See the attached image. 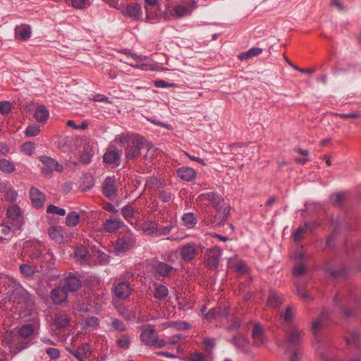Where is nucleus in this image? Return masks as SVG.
<instances>
[{
    "mask_svg": "<svg viewBox=\"0 0 361 361\" xmlns=\"http://www.w3.org/2000/svg\"><path fill=\"white\" fill-rule=\"evenodd\" d=\"M115 141L125 145L126 157L128 160L136 159L140 155V150L147 147L146 141L138 135L121 134Z\"/></svg>",
    "mask_w": 361,
    "mask_h": 361,
    "instance_id": "obj_1",
    "label": "nucleus"
},
{
    "mask_svg": "<svg viewBox=\"0 0 361 361\" xmlns=\"http://www.w3.org/2000/svg\"><path fill=\"white\" fill-rule=\"evenodd\" d=\"M198 200L216 207L217 214L213 223L216 225L224 224L229 214V209L220 195L214 192H204L198 196Z\"/></svg>",
    "mask_w": 361,
    "mask_h": 361,
    "instance_id": "obj_2",
    "label": "nucleus"
},
{
    "mask_svg": "<svg viewBox=\"0 0 361 361\" xmlns=\"http://www.w3.org/2000/svg\"><path fill=\"white\" fill-rule=\"evenodd\" d=\"M124 229L126 231L120 233L118 238L112 243L111 249L116 255L124 254L135 245V235L128 226H125Z\"/></svg>",
    "mask_w": 361,
    "mask_h": 361,
    "instance_id": "obj_3",
    "label": "nucleus"
},
{
    "mask_svg": "<svg viewBox=\"0 0 361 361\" xmlns=\"http://www.w3.org/2000/svg\"><path fill=\"white\" fill-rule=\"evenodd\" d=\"M204 247L199 243H188L178 249V252L184 262H190L195 259L200 252H202Z\"/></svg>",
    "mask_w": 361,
    "mask_h": 361,
    "instance_id": "obj_4",
    "label": "nucleus"
},
{
    "mask_svg": "<svg viewBox=\"0 0 361 361\" xmlns=\"http://www.w3.org/2000/svg\"><path fill=\"white\" fill-rule=\"evenodd\" d=\"M126 276H123L122 280H118L114 283L113 292L118 300H126L130 297L133 292V286L126 281Z\"/></svg>",
    "mask_w": 361,
    "mask_h": 361,
    "instance_id": "obj_5",
    "label": "nucleus"
},
{
    "mask_svg": "<svg viewBox=\"0 0 361 361\" xmlns=\"http://www.w3.org/2000/svg\"><path fill=\"white\" fill-rule=\"evenodd\" d=\"M39 159L44 166L42 169V173L46 177L51 178L54 171L59 172H62L63 171V166L59 164L55 159L49 157L42 156L39 157Z\"/></svg>",
    "mask_w": 361,
    "mask_h": 361,
    "instance_id": "obj_6",
    "label": "nucleus"
},
{
    "mask_svg": "<svg viewBox=\"0 0 361 361\" xmlns=\"http://www.w3.org/2000/svg\"><path fill=\"white\" fill-rule=\"evenodd\" d=\"M253 345L256 347L264 346L267 342L264 328L259 324L255 323L252 330Z\"/></svg>",
    "mask_w": 361,
    "mask_h": 361,
    "instance_id": "obj_7",
    "label": "nucleus"
},
{
    "mask_svg": "<svg viewBox=\"0 0 361 361\" xmlns=\"http://www.w3.org/2000/svg\"><path fill=\"white\" fill-rule=\"evenodd\" d=\"M295 308L293 306H287L284 311H282L279 315V322L283 326V330L287 329L293 324L295 317Z\"/></svg>",
    "mask_w": 361,
    "mask_h": 361,
    "instance_id": "obj_8",
    "label": "nucleus"
},
{
    "mask_svg": "<svg viewBox=\"0 0 361 361\" xmlns=\"http://www.w3.org/2000/svg\"><path fill=\"white\" fill-rule=\"evenodd\" d=\"M222 255V250L217 246H214L207 251V264L211 269H216L220 257Z\"/></svg>",
    "mask_w": 361,
    "mask_h": 361,
    "instance_id": "obj_9",
    "label": "nucleus"
},
{
    "mask_svg": "<svg viewBox=\"0 0 361 361\" xmlns=\"http://www.w3.org/2000/svg\"><path fill=\"white\" fill-rule=\"evenodd\" d=\"M61 283L67 292H75L81 287L82 281L78 277L71 274L63 280Z\"/></svg>",
    "mask_w": 361,
    "mask_h": 361,
    "instance_id": "obj_10",
    "label": "nucleus"
},
{
    "mask_svg": "<svg viewBox=\"0 0 361 361\" xmlns=\"http://www.w3.org/2000/svg\"><path fill=\"white\" fill-rule=\"evenodd\" d=\"M155 337H157V333L154 326L147 324L142 328L140 339L145 344L150 345Z\"/></svg>",
    "mask_w": 361,
    "mask_h": 361,
    "instance_id": "obj_11",
    "label": "nucleus"
},
{
    "mask_svg": "<svg viewBox=\"0 0 361 361\" xmlns=\"http://www.w3.org/2000/svg\"><path fill=\"white\" fill-rule=\"evenodd\" d=\"M50 298L54 304L60 305L68 298V292L62 285H60L51 290Z\"/></svg>",
    "mask_w": 361,
    "mask_h": 361,
    "instance_id": "obj_12",
    "label": "nucleus"
},
{
    "mask_svg": "<svg viewBox=\"0 0 361 361\" xmlns=\"http://www.w3.org/2000/svg\"><path fill=\"white\" fill-rule=\"evenodd\" d=\"M284 331L286 334L287 342L290 345H296L303 335L302 331L299 329L296 326H291Z\"/></svg>",
    "mask_w": 361,
    "mask_h": 361,
    "instance_id": "obj_13",
    "label": "nucleus"
},
{
    "mask_svg": "<svg viewBox=\"0 0 361 361\" xmlns=\"http://www.w3.org/2000/svg\"><path fill=\"white\" fill-rule=\"evenodd\" d=\"M104 229L106 231L109 233H114L119 228H121V231L120 233L125 232L124 227L127 226L125 225L123 221L120 219H106L104 224Z\"/></svg>",
    "mask_w": 361,
    "mask_h": 361,
    "instance_id": "obj_14",
    "label": "nucleus"
},
{
    "mask_svg": "<svg viewBox=\"0 0 361 361\" xmlns=\"http://www.w3.org/2000/svg\"><path fill=\"white\" fill-rule=\"evenodd\" d=\"M30 195L33 207L35 208H41L44 206L45 196L37 188L32 187L30 189Z\"/></svg>",
    "mask_w": 361,
    "mask_h": 361,
    "instance_id": "obj_15",
    "label": "nucleus"
},
{
    "mask_svg": "<svg viewBox=\"0 0 361 361\" xmlns=\"http://www.w3.org/2000/svg\"><path fill=\"white\" fill-rule=\"evenodd\" d=\"M48 233L49 237L59 243L67 237V233L65 231V228L61 226H53L48 229Z\"/></svg>",
    "mask_w": 361,
    "mask_h": 361,
    "instance_id": "obj_16",
    "label": "nucleus"
},
{
    "mask_svg": "<svg viewBox=\"0 0 361 361\" xmlns=\"http://www.w3.org/2000/svg\"><path fill=\"white\" fill-rule=\"evenodd\" d=\"M68 351L79 361H84V358H86L90 355V346L89 344L85 343L81 346H79L76 349H68Z\"/></svg>",
    "mask_w": 361,
    "mask_h": 361,
    "instance_id": "obj_17",
    "label": "nucleus"
},
{
    "mask_svg": "<svg viewBox=\"0 0 361 361\" xmlns=\"http://www.w3.org/2000/svg\"><path fill=\"white\" fill-rule=\"evenodd\" d=\"M31 36V27L28 25H20L15 29V37L20 41H25Z\"/></svg>",
    "mask_w": 361,
    "mask_h": 361,
    "instance_id": "obj_18",
    "label": "nucleus"
},
{
    "mask_svg": "<svg viewBox=\"0 0 361 361\" xmlns=\"http://www.w3.org/2000/svg\"><path fill=\"white\" fill-rule=\"evenodd\" d=\"M176 173L178 176L185 181H191L196 177V171L190 167L183 166L178 168Z\"/></svg>",
    "mask_w": 361,
    "mask_h": 361,
    "instance_id": "obj_19",
    "label": "nucleus"
},
{
    "mask_svg": "<svg viewBox=\"0 0 361 361\" xmlns=\"http://www.w3.org/2000/svg\"><path fill=\"white\" fill-rule=\"evenodd\" d=\"M116 178L111 177L106 178L103 183L104 195L108 197H111L116 193Z\"/></svg>",
    "mask_w": 361,
    "mask_h": 361,
    "instance_id": "obj_20",
    "label": "nucleus"
},
{
    "mask_svg": "<svg viewBox=\"0 0 361 361\" xmlns=\"http://www.w3.org/2000/svg\"><path fill=\"white\" fill-rule=\"evenodd\" d=\"M156 272L162 277H169L175 271V269L165 262H159L155 267Z\"/></svg>",
    "mask_w": 361,
    "mask_h": 361,
    "instance_id": "obj_21",
    "label": "nucleus"
},
{
    "mask_svg": "<svg viewBox=\"0 0 361 361\" xmlns=\"http://www.w3.org/2000/svg\"><path fill=\"white\" fill-rule=\"evenodd\" d=\"M140 230L146 235L155 236L157 232V223L151 220L145 221L140 226Z\"/></svg>",
    "mask_w": 361,
    "mask_h": 361,
    "instance_id": "obj_22",
    "label": "nucleus"
},
{
    "mask_svg": "<svg viewBox=\"0 0 361 361\" xmlns=\"http://www.w3.org/2000/svg\"><path fill=\"white\" fill-rule=\"evenodd\" d=\"M228 264L230 268L235 269V270L240 274H244L247 271V264L242 260L228 259Z\"/></svg>",
    "mask_w": 361,
    "mask_h": 361,
    "instance_id": "obj_23",
    "label": "nucleus"
},
{
    "mask_svg": "<svg viewBox=\"0 0 361 361\" xmlns=\"http://www.w3.org/2000/svg\"><path fill=\"white\" fill-rule=\"evenodd\" d=\"M193 9V4L187 6L177 5L173 9V16L177 18H182L190 15Z\"/></svg>",
    "mask_w": 361,
    "mask_h": 361,
    "instance_id": "obj_24",
    "label": "nucleus"
},
{
    "mask_svg": "<svg viewBox=\"0 0 361 361\" xmlns=\"http://www.w3.org/2000/svg\"><path fill=\"white\" fill-rule=\"evenodd\" d=\"M121 153L115 150H109L103 156L104 161L107 164L118 165Z\"/></svg>",
    "mask_w": 361,
    "mask_h": 361,
    "instance_id": "obj_25",
    "label": "nucleus"
},
{
    "mask_svg": "<svg viewBox=\"0 0 361 361\" xmlns=\"http://www.w3.org/2000/svg\"><path fill=\"white\" fill-rule=\"evenodd\" d=\"M283 302L282 297L278 293L271 291L269 294L267 305L271 308H277Z\"/></svg>",
    "mask_w": 361,
    "mask_h": 361,
    "instance_id": "obj_26",
    "label": "nucleus"
},
{
    "mask_svg": "<svg viewBox=\"0 0 361 361\" xmlns=\"http://www.w3.org/2000/svg\"><path fill=\"white\" fill-rule=\"evenodd\" d=\"M329 317V313L326 310H323L321 312L319 317L312 322V330L314 334H317L324 326V321Z\"/></svg>",
    "mask_w": 361,
    "mask_h": 361,
    "instance_id": "obj_27",
    "label": "nucleus"
},
{
    "mask_svg": "<svg viewBox=\"0 0 361 361\" xmlns=\"http://www.w3.org/2000/svg\"><path fill=\"white\" fill-rule=\"evenodd\" d=\"M76 261L80 264H84L88 259V250L86 247L78 246L74 252Z\"/></svg>",
    "mask_w": 361,
    "mask_h": 361,
    "instance_id": "obj_28",
    "label": "nucleus"
},
{
    "mask_svg": "<svg viewBox=\"0 0 361 361\" xmlns=\"http://www.w3.org/2000/svg\"><path fill=\"white\" fill-rule=\"evenodd\" d=\"M263 51V49L259 47H252L247 51L240 53L238 58L241 61L250 59L252 57L259 56Z\"/></svg>",
    "mask_w": 361,
    "mask_h": 361,
    "instance_id": "obj_29",
    "label": "nucleus"
},
{
    "mask_svg": "<svg viewBox=\"0 0 361 361\" xmlns=\"http://www.w3.org/2000/svg\"><path fill=\"white\" fill-rule=\"evenodd\" d=\"M49 114L47 107L44 105L39 106L34 114L35 118L40 123L45 122L49 118Z\"/></svg>",
    "mask_w": 361,
    "mask_h": 361,
    "instance_id": "obj_30",
    "label": "nucleus"
},
{
    "mask_svg": "<svg viewBox=\"0 0 361 361\" xmlns=\"http://www.w3.org/2000/svg\"><path fill=\"white\" fill-rule=\"evenodd\" d=\"M313 224H311L310 223H305L304 226H300L298 228L294 234H293V239L295 242H298L300 240H301L304 235V234L307 231H312L313 229Z\"/></svg>",
    "mask_w": 361,
    "mask_h": 361,
    "instance_id": "obj_31",
    "label": "nucleus"
},
{
    "mask_svg": "<svg viewBox=\"0 0 361 361\" xmlns=\"http://www.w3.org/2000/svg\"><path fill=\"white\" fill-rule=\"evenodd\" d=\"M20 273L27 278L32 277L37 271V267L31 264H23L19 267Z\"/></svg>",
    "mask_w": 361,
    "mask_h": 361,
    "instance_id": "obj_32",
    "label": "nucleus"
},
{
    "mask_svg": "<svg viewBox=\"0 0 361 361\" xmlns=\"http://www.w3.org/2000/svg\"><path fill=\"white\" fill-rule=\"evenodd\" d=\"M126 13L132 18L139 19L142 16V9L140 4H134L127 6Z\"/></svg>",
    "mask_w": 361,
    "mask_h": 361,
    "instance_id": "obj_33",
    "label": "nucleus"
},
{
    "mask_svg": "<svg viewBox=\"0 0 361 361\" xmlns=\"http://www.w3.org/2000/svg\"><path fill=\"white\" fill-rule=\"evenodd\" d=\"M137 213V211L133 207L132 204H127L121 209V214L123 217L129 223L135 214Z\"/></svg>",
    "mask_w": 361,
    "mask_h": 361,
    "instance_id": "obj_34",
    "label": "nucleus"
},
{
    "mask_svg": "<svg viewBox=\"0 0 361 361\" xmlns=\"http://www.w3.org/2000/svg\"><path fill=\"white\" fill-rule=\"evenodd\" d=\"M92 259L98 264L106 263L108 261V255L92 246Z\"/></svg>",
    "mask_w": 361,
    "mask_h": 361,
    "instance_id": "obj_35",
    "label": "nucleus"
},
{
    "mask_svg": "<svg viewBox=\"0 0 361 361\" xmlns=\"http://www.w3.org/2000/svg\"><path fill=\"white\" fill-rule=\"evenodd\" d=\"M18 333L21 338L28 339L34 333V327L30 324H24L18 329Z\"/></svg>",
    "mask_w": 361,
    "mask_h": 361,
    "instance_id": "obj_36",
    "label": "nucleus"
},
{
    "mask_svg": "<svg viewBox=\"0 0 361 361\" xmlns=\"http://www.w3.org/2000/svg\"><path fill=\"white\" fill-rule=\"evenodd\" d=\"M7 217L12 221H18L21 222V212L18 206H13L9 207L6 212Z\"/></svg>",
    "mask_w": 361,
    "mask_h": 361,
    "instance_id": "obj_37",
    "label": "nucleus"
},
{
    "mask_svg": "<svg viewBox=\"0 0 361 361\" xmlns=\"http://www.w3.org/2000/svg\"><path fill=\"white\" fill-rule=\"evenodd\" d=\"M183 224L184 226L188 227V228H192L195 226L197 224V219L193 213L188 212L185 214L181 218Z\"/></svg>",
    "mask_w": 361,
    "mask_h": 361,
    "instance_id": "obj_38",
    "label": "nucleus"
},
{
    "mask_svg": "<svg viewBox=\"0 0 361 361\" xmlns=\"http://www.w3.org/2000/svg\"><path fill=\"white\" fill-rule=\"evenodd\" d=\"M79 160L82 164H88L90 161V147L89 144H85L82 149L79 151Z\"/></svg>",
    "mask_w": 361,
    "mask_h": 361,
    "instance_id": "obj_39",
    "label": "nucleus"
},
{
    "mask_svg": "<svg viewBox=\"0 0 361 361\" xmlns=\"http://www.w3.org/2000/svg\"><path fill=\"white\" fill-rule=\"evenodd\" d=\"M168 288L163 285L156 286L153 292L154 297L158 300H164L168 296Z\"/></svg>",
    "mask_w": 361,
    "mask_h": 361,
    "instance_id": "obj_40",
    "label": "nucleus"
},
{
    "mask_svg": "<svg viewBox=\"0 0 361 361\" xmlns=\"http://www.w3.org/2000/svg\"><path fill=\"white\" fill-rule=\"evenodd\" d=\"M0 170L6 173H11L16 170L14 164L6 159H0Z\"/></svg>",
    "mask_w": 361,
    "mask_h": 361,
    "instance_id": "obj_41",
    "label": "nucleus"
},
{
    "mask_svg": "<svg viewBox=\"0 0 361 361\" xmlns=\"http://www.w3.org/2000/svg\"><path fill=\"white\" fill-rule=\"evenodd\" d=\"M92 295H93V296L94 298V303H95V305L94 307L92 306V313L94 312V313L98 314L101 311L102 304L103 303L104 297L105 296V295L104 294L103 292L101 293V295H100V293H92Z\"/></svg>",
    "mask_w": 361,
    "mask_h": 361,
    "instance_id": "obj_42",
    "label": "nucleus"
},
{
    "mask_svg": "<svg viewBox=\"0 0 361 361\" xmlns=\"http://www.w3.org/2000/svg\"><path fill=\"white\" fill-rule=\"evenodd\" d=\"M360 339V334L357 330H352L345 336V341L349 345H357Z\"/></svg>",
    "mask_w": 361,
    "mask_h": 361,
    "instance_id": "obj_43",
    "label": "nucleus"
},
{
    "mask_svg": "<svg viewBox=\"0 0 361 361\" xmlns=\"http://www.w3.org/2000/svg\"><path fill=\"white\" fill-rule=\"evenodd\" d=\"M296 292L298 297L305 302H310L313 297L309 293L306 288L302 286L296 285Z\"/></svg>",
    "mask_w": 361,
    "mask_h": 361,
    "instance_id": "obj_44",
    "label": "nucleus"
},
{
    "mask_svg": "<svg viewBox=\"0 0 361 361\" xmlns=\"http://www.w3.org/2000/svg\"><path fill=\"white\" fill-rule=\"evenodd\" d=\"M69 319L66 314H60L57 315L54 319V324L59 329L65 328L68 326Z\"/></svg>",
    "mask_w": 361,
    "mask_h": 361,
    "instance_id": "obj_45",
    "label": "nucleus"
},
{
    "mask_svg": "<svg viewBox=\"0 0 361 361\" xmlns=\"http://www.w3.org/2000/svg\"><path fill=\"white\" fill-rule=\"evenodd\" d=\"M233 343L238 348L245 350L247 348L248 340L243 336H234Z\"/></svg>",
    "mask_w": 361,
    "mask_h": 361,
    "instance_id": "obj_46",
    "label": "nucleus"
},
{
    "mask_svg": "<svg viewBox=\"0 0 361 361\" xmlns=\"http://www.w3.org/2000/svg\"><path fill=\"white\" fill-rule=\"evenodd\" d=\"M80 216L76 212L69 213L66 218V224L68 226H75L79 223Z\"/></svg>",
    "mask_w": 361,
    "mask_h": 361,
    "instance_id": "obj_47",
    "label": "nucleus"
},
{
    "mask_svg": "<svg viewBox=\"0 0 361 361\" xmlns=\"http://www.w3.org/2000/svg\"><path fill=\"white\" fill-rule=\"evenodd\" d=\"M173 227L174 226L172 224V222H170L169 224L166 226H159L157 224V232L156 233L155 236L159 237L161 235H166L171 233Z\"/></svg>",
    "mask_w": 361,
    "mask_h": 361,
    "instance_id": "obj_48",
    "label": "nucleus"
},
{
    "mask_svg": "<svg viewBox=\"0 0 361 361\" xmlns=\"http://www.w3.org/2000/svg\"><path fill=\"white\" fill-rule=\"evenodd\" d=\"M111 328L117 331H123L126 330V328L125 324L122 321L116 318L111 319Z\"/></svg>",
    "mask_w": 361,
    "mask_h": 361,
    "instance_id": "obj_49",
    "label": "nucleus"
},
{
    "mask_svg": "<svg viewBox=\"0 0 361 361\" xmlns=\"http://www.w3.org/2000/svg\"><path fill=\"white\" fill-rule=\"evenodd\" d=\"M345 200V194L337 192L331 196V202L334 206H340Z\"/></svg>",
    "mask_w": 361,
    "mask_h": 361,
    "instance_id": "obj_50",
    "label": "nucleus"
},
{
    "mask_svg": "<svg viewBox=\"0 0 361 361\" xmlns=\"http://www.w3.org/2000/svg\"><path fill=\"white\" fill-rule=\"evenodd\" d=\"M47 212L51 214H56L60 216H64L66 214V210L62 208H59L55 205L49 204L47 208Z\"/></svg>",
    "mask_w": 361,
    "mask_h": 361,
    "instance_id": "obj_51",
    "label": "nucleus"
},
{
    "mask_svg": "<svg viewBox=\"0 0 361 361\" xmlns=\"http://www.w3.org/2000/svg\"><path fill=\"white\" fill-rule=\"evenodd\" d=\"M22 151L27 155H32L35 151V144L32 142L24 143L22 147Z\"/></svg>",
    "mask_w": 361,
    "mask_h": 361,
    "instance_id": "obj_52",
    "label": "nucleus"
},
{
    "mask_svg": "<svg viewBox=\"0 0 361 361\" xmlns=\"http://www.w3.org/2000/svg\"><path fill=\"white\" fill-rule=\"evenodd\" d=\"M39 127L36 125L29 126L25 130V135L27 137L35 136L39 134Z\"/></svg>",
    "mask_w": 361,
    "mask_h": 361,
    "instance_id": "obj_53",
    "label": "nucleus"
},
{
    "mask_svg": "<svg viewBox=\"0 0 361 361\" xmlns=\"http://www.w3.org/2000/svg\"><path fill=\"white\" fill-rule=\"evenodd\" d=\"M11 111V103L9 102H0V114L8 115Z\"/></svg>",
    "mask_w": 361,
    "mask_h": 361,
    "instance_id": "obj_54",
    "label": "nucleus"
},
{
    "mask_svg": "<svg viewBox=\"0 0 361 361\" xmlns=\"http://www.w3.org/2000/svg\"><path fill=\"white\" fill-rule=\"evenodd\" d=\"M170 326L174 327L178 330H186L190 328V324L185 322H173Z\"/></svg>",
    "mask_w": 361,
    "mask_h": 361,
    "instance_id": "obj_55",
    "label": "nucleus"
},
{
    "mask_svg": "<svg viewBox=\"0 0 361 361\" xmlns=\"http://www.w3.org/2000/svg\"><path fill=\"white\" fill-rule=\"evenodd\" d=\"M42 254V249L41 246L34 247L30 252V257L32 259H39Z\"/></svg>",
    "mask_w": 361,
    "mask_h": 361,
    "instance_id": "obj_56",
    "label": "nucleus"
},
{
    "mask_svg": "<svg viewBox=\"0 0 361 361\" xmlns=\"http://www.w3.org/2000/svg\"><path fill=\"white\" fill-rule=\"evenodd\" d=\"M118 345L120 348L127 349L129 347V338L127 335H123L118 339Z\"/></svg>",
    "mask_w": 361,
    "mask_h": 361,
    "instance_id": "obj_57",
    "label": "nucleus"
},
{
    "mask_svg": "<svg viewBox=\"0 0 361 361\" xmlns=\"http://www.w3.org/2000/svg\"><path fill=\"white\" fill-rule=\"evenodd\" d=\"M306 268L302 264H297L293 269V275L300 276L305 273Z\"/></svg>",
    "mask_w": 361,
    "mask_h": 361,
    "instance_id": "obj_58",
    "label": "nucleus"
},
{
    "mask_svg": "<svg viewBox=\"0 0 361 361\" xmlns=\"http://www.w3.org/2000/svg\"><path fill=\"white\" fill-rule=\"evenodd\" d=\"M46 353L51 359H57L60 357V351L57 348H49L46 350Z\"/></svg>",
    "mask_w": 361,
    "mask_h": 361,
    "instance_id": "obj_59",
    "label": "nucleus"
},
{
    "mask_svg": "<svg viewBox=\"0 0 361 361\" xmlns=\"http://www.w3.org/2000/svg\"><path fill=\"white\" fill-rule=\"evenodd\" d=\"M154 85L157 87L159 88H168V87H173L176 86V84L174 83H168L166 81L163 80H156L154 82Z\"/></svg>",
    "mask_w": 361,
    "mask_h": 361,
    "instance_id": "obj_60",
    "label": "nucleus"
},
{
    "mask_svg": "<svg viewBox=\"0 0 361 361\" xmlns=\"http://www.w3.org/2000/svg\"><path fill=\"white\" fill-rule=\"evenodd\" d=\"M147 5L145 6V9L146 12V18L147 20H150V15H149V6H154L157 3V0H145Z\"/></svg>",
    "mask_w": 361,
    "mask_h": 361,
    "instance_id": "obj_61",
    "label": "nucleus"
},
{
    "mask_svg": "<svg viewBox=\"0 0 361 361\" xmlns=\"http://www.w3.org/2000/svg\"><path fill=\"white\" fill-rule=\"evenodd\" d=\"M127 57L128 59H132L134 61L139 62V63L142 62V61H146L149 59L148 57H147V56H137L134 54H128L127 55Z\"/></svg>",
    "mask_w": 361,
    "mask_h": 361,
    "instance_id": "obj_62",
    "label": "nucleus"
},
{
    "mask_svg": "<svg viewBox=\"0 0 361 361\" xmlns=\"http://www.w3.org/2000/svg\"><path fill=\"white\" fill-rule=\"evenodd\" d=\"M92 100H94L95 102H104L106 104L111 103V102L109 101V99L104 94H95L92 98Z\"/></svg>",
    "mask_w": 361,
    "mask_h": 361,
    "instance_id": "obj_63",
    "label": "nucleus"
},
{
    "mask_svg": "<svg viewBox=\"0 0 361 361\" xmlns=\"http://www.w3.org/2000/svg\"><path fill=\"white\" fill-rule=\"evenodd\" d=\"M28 343H29V341H20V342H18L17 343H16L15 353L16 354L17 353L25 349L28 345Z\"/></svg>",
    "mask_w": 361,
    "mask_h": 361,
    "instance_id": "obj_64",
    "label": "nucleus"
}]
</instances>
